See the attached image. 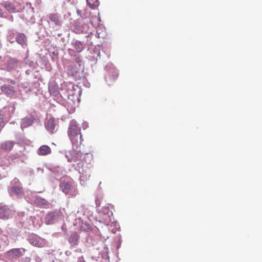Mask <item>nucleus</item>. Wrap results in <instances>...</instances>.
<instances>
[{
	"mask_svg": "<svg viewBox=\"0 0 262 262\" xmlns=\"http://www.w3.org/2000/svg\"><path fill=\"white\" fill-rule=\"evenodd\" d=\"M30 258L26 257L25 258H22L19 262H30Z\"/></svg>",
	"mask_w": 262,
	"mask_h": 262,
	"instance_id": "33",
	"label": "nucleus"
},
{
	"mask_svg": "<svg viewBox=\"0 0 262 262\" xmlns=\"http://www.w3.org/2000/svg\"><path fill=\"white\" fill-rule=\"evenodd\" d=\"M82 166V164L81 163H78L77 164V166H76L75 167V169L76 170H78L79 171V172L80 173V168L81 166Z\"/></svg>",
	"mask_w": 262,
	"mask_h": 262,
	"instance_id": "32",
	"label": "nucleus"
},
{
	"mask_svg": "<svg viewBox=\"0 0 262 262\" xmlns=\"http://www.w3.org/2000/svg\"><path fill=\"white\" fill-rule=\"evenodd\" d=\"M79 235L76 232H72L69 236L68 242L71 247H75L79 242Z\"/></svg>",
	"mask_w": 262,
	"mask_h": 262,
	"instance_id": "13",
	"label": "nucleus"
},
{
	"mask_svg": "<svg viewBox=\"0 0 262 262\" xmlns=\"http://www.w3.org/2000/svg\"><path fill=\"white\" fill-rule=\"evenodd\" d=\"M2 48V43L0 42V49H1Z\"/></svg>",
	"mask_w": 262,
	"mask_h": 262,
	"instance_id": "42",
	"label": "nucleus"
},
{
	"mask_svg": "<svg viewBox=\"0 0 262 262\" xmlns=\"http://www.w3.org/2000/svg\"><path fill=\"white\" fill-rule=\"evenodd\" d=\"M71 183L69 181L62 180L60 184V188L61 190L65 194H68L71 188Z\"/></svg>",
	"mask_w": 262,
	"mask_h": 262,
	"instance_id": "18",
	"label": "nucleus"
},
{
	"mask_svg": "<svg viewBox=\"0 0 262 262\" xmlns=\"http://www.w3.org/2000/svg\"><path fill=\"white\" fill-rule=\"evenodd\" d=\"M10 117V107H5L0 111V133Z\"/></svg>",
	"mask_w": 262,
	"mask_h": 262,
	"instance_id": "5",
	"label": "nucleus"
},
{
	"mask_svg": "<svg viewBox=\"0 0 262 262\" xmlns=\"http://www.w3.org/2000/svg\"><path fill=\"white\" fill-rule=\"evenodd\" d=\"M18 67V61L15 58L10 59L7 62V68L8 71L15 69Z\"/></svg>",
	"mask_w": 262,
	"mask_h": 262,
	"instance_id": "25",
	"label": "nucleus"
},
{
	"mask_svg": "<svg viewBox=\"0 0 262 262\" xmlns=\"http://www.w3.org/2000/svg\"><path fill=\"white\" fill-rule=\"evenodd\" d=\"M31 71L30 70H27V71H26V73L27 74H28H28H30V73L31 72Z\"/></svg>",
	"mask_w": 262,
	"mask_h": 262,
	"instance_id": "40",
	"label": "nucleus"
},
{
	"mask_svg": "<svg viewBox=\"0 0 262 262\" xmlns=\"http://www.w3.org/2000/svg\"><path fill=\"white\" fill-rule=\"evenodd\" d=\"M18 216L19 218V220H20V222L23 223L25 222V218L27 219L28 217V216L26 215L24 212H18Z\"/></svg>",
	"mask_w": 262,
	"mask_h": 262,
	"instance_id": "31",
	"label": "nucleus"
},
{
	"mask_svg": "<svg viewBox=\"0 0 262 262\" xmlns=\"http://www.w3.org/2000/svg\"><path fill=\"white\" fill-rule=\"evenodd\" d=\"M49 91L51 95L57 96L59 94L58 86L55 83L52 82L49 85Z\"/></svg>",
	"mask_w": 262,
	"mask_h": 262,
	"instance_id": "23",
	"label": "nucleus"
},
{
	"mask_svg": "<svg viewBox=\"0 0 262 262\" xmlns=\"http://www.w3.org/2000/svg\"><path fill=\"white\" fill-rule=\"evenodd\" d=\"M79 145H80L79 144H78L77 146L73 145V150L70 152V157H69L68 155H66V156L67 158L68 161L69 162H76L77 161L80 160L81 159L82 157V154L78 149Z\"/></svg>",
	"mask_w": 262,
	"mask_h": 262,
	"instance_id": "4",
	"label": "nucleus"
},
{
	"mask_svg": "<svg viewBox=\"0 0 262 262\" xmlns=\"http://www.w3.org/2000/svg\"><path fill=\"white\" fill-rule=\"evenodd\" d=\"M71 45L78 53L82 52L85 47V45L83 42L77 40H74L72 42Z\"/></svg>",
	"mask_w": 262,
	"mask_h": 262,
	"instance_id": "21",
	"label": "nucleus"
},
{
	"mask_svg": "<svg viewBox=\"0 0 262 262\" xmlns=\"http://www.w3.org/2000/svg\"><path fill=\"white\" fill-rule=\"evenodd\" d=\"M28 240L30 244L38 247H42L45 244L44 239L34 233L29 234Z\"/></svg>",
	"mask_w": 262,
	"mask_h": 262,
	"instance_id": "6",
	"label": "nucleus"
},
{
	"mask_svg": "<svg viewBox=\"0 0 262 262\" xmlns=\"http://www.w3.org/2000/svg\"><path fill=\"white\" fill-rule=\"evenodd\" d=\"M89 26L88 24L82 21H75L73 25L72 30L76 34L87 32Z\"/></svg>",
	"mask_w": 262,
	"mask_h": 262,
	"instance_id": "7",
	"label": "nucleus"
},
{
	"mask_svg": "<svg viewBox=\"0 0 262 262\" xmlns=\"http://www.w3.org/2000/svg\"><path fill=\"white\" fill-rule=\"evenodd\" d=\"M8 190L11 196H15L18 199L21 198L24 194L21 185L17 178H14L11 182Z\"/></svg>",
	"mask_w": 262,
	"mask_h": 262,
	"instance_id": "2",
	"label": "nucleus"
},
{
	"mask_svg": "<svg viewBox=\"0 0 262 262\" xmlns=\"http://www.w3.org/2000/svg\"><path fill=\"white\" fill-rule=\"evenodd\" d=\"M26 251L23 248L12 249L6 252V256L8 260L15 262L25 254Z\"/></svg>",
	"mask_w": 262,
	"mask_h": 262,
	"instance_id": "3",
	"label": "nucleus"
},
{
	"mask_svg": "<svg viewBox=\"0 0 262 262\" xmlns=\"http://www.w3.org/2000/svg\"><path fill=\"white\" fill-rule=\"evenodd\" d=\"M1 90L3 94L10 97L13 96L16 92L15 88L9 84L2 85Z\"/></svg>",
	"mask_w": 262,
	"mask_h": 262,
	"instance_id": "11",
	"label": "nucleus"
},
{
	"mask_svg": "<svg viewBox=\"0 0 262 262\" xmlns=\"http://www.w3.org/2000/svg\"><path fill=\"white\" fill-rule=\"evenodd\" d=\"M18 33L15 30H9L7 34V40L11 43L15 42Z\"/></svg>",
	"mask_w": 262,
	"mask_h": 262,
	"instance_id": "15",
	"label": "nucleus"
},
{
	"mask_svg": "<svg viewBox=\"0 0 262 262\" xmlns=\"http://www.w3.org/2000/svg\"><path fill=\"white\" fill-rule=\"evenodd\" d=\"M51 152V149L47 145L41 146L37 150V154L39 155H47Z\"/></svg>",
	"mask_w": 262,
	"mask_h": 262,
	"instance_id": "26",
	"label": "nucleus"
},
{
	"mask_svg": "<svg viewBox=\"0 0 262 262\" xmlns=\"http://www.w3.org/2000/svg\"><path fill=\"white\" fill-rule=\"evenodd\" d=\"M57 121L53 117L47 119L45 122V127L46 129L52 133L56 132L58 127Z\"/></svg>",
	"mask_w": 262,
	"mask_h": 262,
	"instance_id": "10",
	"label": "nucleus"
},
{
	"mask_svg": "<svg viewBox=\"0 0 262 262\" xmlns=\"http://www.w3.org/2000/svg\"><path fill=\"white\" fill-rule=\"evenodd\" d=\"M59 214L58 211H52L48 213L45 219V222L47 225H52L58 222Z\"/></svg>",
	"mask_w": 262,
	"mask_h": 262,
	"instance_id": "9",
	"label": "nucleus"
},
{
	"mask_svg": "<svg viewBox=\"0 0 262 262\" xmlns=\"http://www.w3.org/2000/svg\"><path fill=\"white\" fill-rule=\"evenodd\" d=\"M2 5L9 13H16L17 12L16 8L14 4L9 1L4 2Z\"/></svg>",
	"mask_w": 262,
	"mask_h": 262,
	"instance_id": "20",
	"label": "nucleus"
},
{
	"mask_svg": "<svg viewBox=\"0 0 262 262\" xmlns=\"http://www.w3.org/2000/svg\"><path fill=\"white\" fill-rule=\"evenodd\" d=\"M47 16L49 19V23L51 21L58 27L61 26L62 22L59 14L57 13H50Z\"/></svg>",
	"mask_w": 262,
	"mask_h": 262,
	"instance_id": "12",
	"label": "nucleus"
},
{
	"mask_svg": "<svg viewBox=\"0 0 262 262\" xmlns=\"http://www.w3.org/2000/svg\"><path fill=\"white\" fill-rule=\"evenodd\" d=\"M14 144L13 141H5L1 143V148L5 151H10L13 148Z\"/></svg>",
	"mask_w": 262,
	"mask_h": 262,
	"instance_id": "19",
	"label": "nucleus"
},
{
	"mask_svg": "<svg viewBox=\"0 0 262 262\" xmlns=\"http://www.w3.org/2000/svg\"><path fill=\"white\" fill-rule=\"evenodd\" d=\"M100 241V238L97 235H90L86 238V242L89 246H95Z\"/></svg>",
	"mask_w": 262,
	"mask_h": 262,
	"instance_id": "17",
	"label": "nucleus"
},
{
	"mask_svg": "<svg viewBox=\"0 0 262 262\" xmlns=\"http://www.w3.org/2000/svg\"><path fill=\"white\" fill-rule=\"evenodd\" d=\"M96 204L97 206H100V201L98 199L96 200Z\"/></svg>",
	"mask_w": 262,
	"mask_h": 262,
	"instance_id": "37",
	"label": "nucleus"
},
{
	"mask_svg": "<svg viewBox=\"0 0 262 262\" xmlns=\"http://www.w3.org/2000/svg\"><path fill=\"white\" fill-rule=\"evenodd\" d=\"M52 54H53L55 56H56V57L58 56V52H56V51H54V52H53L52 53Z\"/></svg>",
	"mask_w": 262,
	"mask_h": 262,
	"instance_id": "38",
	"label": "nucleus"
},
{
	"mask_svg": "<svg viewBox=\"0 0 262 262\" xmlns=\"http://www.w3.org/2000/svg\"><path fill=\"white\" fill-rule=\"evenodd\" d=\"M100 215H103V219L106 222L111 221V216L113 215V212L110 211L108 207H104L100 211Z\"/></svg>",
	"mask_w": 262,
	"mask_h": 262,
	"instance_id": "16",
	"label": "nucleus"
},
{
	"mask_svg": "<svg viewBox=\"0 0 262 262\" xmlns=\"http://www.w3.org/2000/svg\"><path fill=\"white\" fill-rule=\"evenodd\" d=\"M36 204L40 206H45L47 204V201L40 197H37L35 200Z\"/></svg>",
	"mask_w": 262,
	"mask_h": 262,
	"instance_id": "29",
	"label": "nucleus"
},
{
	"mask_svg": "<svg viewBox=\"0 0 262 262\" xmlns=\"http://www.w3.org/2000/svg\"><path fill=\"white\" fill-rule=\"evenodd\" d=\"M77 14L80 17H82L81 14V11L80 10L77 9Z\"/></svg>",
	"mask_w": 262,
	"mask_h": 262,
	"instance_id": "36",
	"label": "nucleus"
},
{
	"mask_svg": "<svg viewBox=\"0 0 262 262\" xmlns=\"http://www.w3.org/2000/svg\"><path fill=\"white\" fill-rule=\"evenodd\" d=\"M74 93H68V96H69V95H74Z\"/></svg>",
	"mask_w": 262,
	"mask_h": 262,
	"instance_id": "41",
	"label": "nucleus"
},
{
	"mask_svg": "<svg viewBox=\"0 0 262 262\" xmlns=\"http://www.w3.org/2000/svg\"><path fill=\"white\" fill-rule=\"evenodd\" d=\"M0 17H5L4 13L3 12L2 9L0 8Z\"/></svg>",
	"mask_w": 262,
	"mask_h": 262,
	"instance_id": "35",
	"label": "nucleus"
},
{
	"mask_svg": "<svg viewBox=\"0 0 262 262\" xmlns=\"http://www.w3.org/2000/svg\"><path fill=\"white\" fill-rule=\"evenodd\" d=\"M33 123V119L32 117H26L21 120V127L22 129L31 126Z\"/></svg>",
	"mask_w": 262,
	"mask_h": 262,
	"instance_id": "24",
	"label": "nucleus"
},
{
	"mask_svg": "<svg viewBox=\"0 0 262 262\" xmlns=\"http://www.w3.org/2000/svg\"><path fill=\"white\" fill-rule=\"evenodd\" d=\"M15 42L23 48H25L27 45V37L25 34L18 32Z\"/></svg>",
	"mask_w": 262,
	"mask_h": 262,
	"instance_id": "14",
	"label": "nucleus"
},
{
	"mask_svg": "<svg viewBox=\"0 0 262 262\" xmlns=\"http://www.w3.org/2000/svg\"><path fill=\"white\" fill-rule=\"evenodd\" d=\"M74 60L75 61L79 64V66L80 67L82 65L83 62H82V59L81 56L78 54H76L74 56Z\"/></svg>",
	"mask_w": 262,
	"mask_h": 262,
	"instance_id": "30",
	"label": "nucleus"
},
{
	"mask_svg": "<svg viewBox=\"0 0 262 262\" xmlns=\"http://www.w3.org/2000/svg\"><path fill=\"white\" fill-rule=\"evenodd\" d=\"M10 83H11V84H14L15 83V81H14V80H11L10 81Z\"/></svg>",
	"mask_w": 262,
	"mask_h": 262,
	"instance_id": "39",
	"label": "nucleus"
},
{
	"mask_svg": "<svg viewBox=\"0 0 262 262\" xmlns=\"http://www.w3.org/2000/svg\"><path fill=\"white\" fill-rule=\"evenodd\" d=\"M9 245V240L7 236H3L0 238V251L3 250Z\"/></svg>",
	"mask_w": 262,
	"mask_h": 262,
	"instance_id": "27",
	"label": "nucleus"
},
{
	"mask_svg": "<svg viewBox=\"0 0 262 262\" xmlns=\"http://www.w3.org/2000/svg\"><path fill=\"white\" fill-rule=\"evenodd\" d=\"M80 131L81 129L77 126L76 122L74 120L71 121L68 128V136L74 146L82 144L83 139Z\"/></svg>",
	"mask_w": 262,
	"mask_h": 262,
	"instance_id": "1",
	"label": "nucleus"
},
{
	"mask_svg": "<svg viewBox=\"0 0 262 262\" xmlns=\"http://www.w3.org/2000/svg\"><path fill=\"white\" fill-rule=\"evenodd\" d=\"M108 249L106 247H104L103 250L102 251L101 255L103 259L109 261L110 257L108 255Z\"/></svg>",
	"mask_w": 262,
	"mask_h": 262,
	"instance_id": "28",
	"label": "nucleus"
},
{
	"mask_svg": "<svg viewBox=\"0 0 262 262\" xmlns=\"http://www.w3.org/2000/svg\"><path fill=\"white\" fill-rule=\"evenodd\" d=\"M14 211L7 205H0V219L7 220L14 214Z\"/></svg>",
	"mask_w": 262,
	"mask_h": 262,
	"instance_id": "8",
	"label": "nucleus"
},
{
	"mask_svg": "<svg viewBox=\"0 0 262 262\" xmlns=\"http://www.w3.org/2000/svg\"><path fill=\"white\" fill-rule=\"evenodd\" d=\"M77 262H85L83 257H80L78 258Z\"/></svg>",
	"mask_w": 262,
	"mask_h": 262,
	"instance_id": "34",
	"label": "nucleus"
},
{
	"mask_svg": "<svg viewBox=\"0 0 262 262\" xmlns=\"http://www.w3.org/2000/svg\"><path fill=\"white\" fill-rule=\"evenodd\" d=\"M118 73L117 71H113L106 76V81L108 84L111 85L118 78Z\"/></svg>",
	"mask_w": 262,
	"mask_h": 262,
	"instance_id": "22",
	"label": "nucleus"
}]
</instances>
